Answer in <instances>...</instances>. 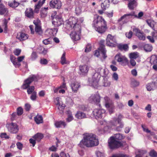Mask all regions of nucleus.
Returning <instances> with one entry per match:
<instances>
[{
  "instance_id": "1",
  "label": "nucleus",
  "mask_w": 157,
  "mask_h": 157,
  "mask_svg": "<svg viewBox=\"0 0 157 157\" xmlns=\"http://www.w3.org/2000/svg\"><path fill=\"white\" fill-rule=\"evenodd\" d=\"M77 18L75 17H70L67 22L66 29L70 30H73L70 36L72 39L76 41L79 40L81 31V26L78 23Z\"/></svg>"
},
{
  "instance_id": "2",
  "label": "nucleus",
  "mask_w": 157,
  "mask_h": 157,
  "mask_svg": "<svg viewBox=\"0 0 157 157\" xmlns=\"http://www.w3.org/2000/svg\"><path fill=\"white\" fill-rule=\"evenodd\" d=\"M124 137L121 134L118 133L113 136H111L108 140L109 146L111 149H116L119 147H126L127 145L125 142H121L124 138Z\"/></svg>"
},
{
  "instance_id": "3",
  "label": "nucleus",
  "mask_w": 157,
  "mask_h": 157,
  "mask_svg": "<svg viewBox=\"0 0 157 157\" xmlns=\"http://www.w3.org/2000/svg\"><path fill=\"white\" fill-rule=\"evenodd\" d=\"M96 31L100 33H104L107 29L106 22L101 16L96 15L92 24Z\"/></svg>"
},
{
  "instance_id": "4",
  "label": "nucleus",
  "mask_w": 157,
  "mask_h": 157,
  "mask_svg": "<svg viewBox=\"0 0 157 157\" xmlns=\"http://www.w3.org/2000/svg\"><path fill=\"white\" fill-rule=\"evenodd\" d=\"M99 141L95 135L89 133L84 134L83 139L80 142V144H83L87 147H91L97 146Z\"/></svg>"
},
{
  "instance_id": "5",
  "label": "nucleus",
  "mask_w": 157,
  "mask_h": 157,
  "mask_svg": "<svg viewBox=\"0 0 157 157\" xmlns=\"http://www.w3.org/2000/svg\"><path fill=\"white\" fill-rule=\"evenodd\" d=\"M45 0H39L37 4L34 6V10L31 7L26 8L25 12V17L30 19L34 18L35 13H39V9L45 3Z\"/></svg>"
},
{
  "instance_id": "6",
  "label": "nucleus",
  "mask_w": 157,
  "mask_h": 157,
  "mask_svg": "<svg viewBox=\"0 0 157 157\" xmlns=\"http://www.w3.org/2000/svg\"><path fill=\"white\" fill-rule=\"evenodd\" d=\"M38 80L37 77L35 75H32L29 78L25 80L24 82V83L22 86V88L23 89H26L27 88V92L28 94H32L34 92L35 87L33 86H29L30 84L33 81L37 82Z\"/></svg>"
},
{
  "instance_id": "7",
  "label": "nucleus",
  "mask_w": 157,
  "mask_h": 157,
  "mask_svg": "<svg viewBox=\"0 0 157 157\" xmlns=\"http://www.w3.org/2000/svg\"><path fill=\"white\" fill-rule=\"evenodd\" d=\"M105 41L104 40H101L99 42V47L98 48V50H96L95 51L94 55L97 57H98L100 55V52L102 55V57L103 59H105L107 56L106 54V50L105 48Z\"/></svg>"
},
{
  "instance_id": "8",
  "label": "nucleus",
  "mask_w": 157,
  "mask_h": 157,
  "mask_svg": "<svg viewBox=\"0 0 157 157\" xmlns=\"http://www.w3.org/2000/svg\"><path fill=\"white\" fill-rule=\"evenodd\" d=\"M116 41L114 37L111 34H108L106 39V44L107 46L115 47Z\"/></svg>"
},
{
  "instance_id": "9",
  "label": "nucleus",
  "mask_w": 157,
  "mask_h": 157,
  "mask_svg": "<svg viewBox=\"0 0 157 157\" xmlns=\"http://www.w3.org/2000/svg\"><path fill=\"white\" fill-rule=\"evenodd\" d=\"M133 31L136 36L140 40H144L145 39V34L143 32H141L140 29L137 28H134Z\"/></svg>"
},
{
  "instance_id": "10",
  "label": "nucleus",
  "mask_w": 157,
  "mask_h": 157,
  "mask_svg": "<svg viewBox=\"0 0 157 157\" xmlns=\"http://www.w3.org/2000/svg\"><path fill=\"white\" fill-rule=\"evenodd\" d=\"M115 59L118 62L121 63L122 64H126L128 62L127 58L124 56L121 53L117 54L115 56Z\"/></svg>"
},
{
  "instance_id": "11",
  "label": "nucleus",
  "mask_w": 157,
  "mask_h": 157,
  "mask_svg": "<svg viewBox=\"0 0 157 157\" xmlns=\"http://www.w3.org/2000/svg\"><path fill=\"white\" fill-rule=\"evenodd\" d=\"M105 113V110L102 109H95L93 112L94 117L97 119H101L102 115Z\"/></svg>"
},
{
  "instance_id": "12",
  "label": "nucleus",
  "mask_w": 157,
  "mask_h": 157,
  "mask_svg": "<svg viewBox=\"0 0 157 157\" xmlns=\"http://www.w3.org/2000/svg\"><path fill=\"white\" fill-rule=\"evenodd\" d=\"M49 5L52 8L59 9L62 6V3L59 0H52L50 2Z\"/></svg>"
},
{
  "instance_id": "13",
  "label": "nucleus",
  "mask_w": 157,
  "mask_h": 157,
  "mask_svg": "<svg viewBox=\"0 0 157 157\" xmlns=\"http://www.w3.org/2000/svg\"><path fill=\"white\" fill-rule=\"evenodd\" d=\"M89 100L90 101H94L97 105H98L100 106V105L99 103L100 101V97L98 94H96L91 95L89 97Z\"/></svg>"
},
{
  "instance_id": "14",
  "label": "nucleus",
  "mask_w": 157,
  "mask_h": 157,
  "mask_svg": "<svg viewBox=\"0 0 157 157\" xmlns=\"http://www.w3.org/2000/svg\"><path fill=\"white\" fill-rule=\"evenodd\" d=\"M132 17H137V15L135 14V13L134 12L124 14L118 20V21L119 22H120L123 20H128L131 18Z\"/></svg>"
},
{
  "instance_id": "15",
  "label": "nucleus",
  "mask_w": 157,
  "mask_h": 157,
  "mask_svg": "<svg viewBox=\"0 0 157 157\" xmlns=\"http://www.w3.org/2000/svg\"><path fill=\"white\" fill-rule=\"evenodd\" d=\"M52 20V23L55 27L59 26L63 23L62 18L59 16H56V18H54Z\"/></svg>"
},
{
  "instance_id": "16",
  "label": "nucleus",
  "mask_w": 157,
  "mask_h": 157,
  "mask_svg": "<svg viewBox=\"0 0 157 157\" xmlns=\"http://www.w3.org/2000/svg\"><path fill=\"white\" fill-rule=\"evenodd\" d=\"M99 81V79L96 78L94 76H93L91 79H89V83L94 87L98 86Z\"/></svg>"
},
{
  "instance_id": "17",
  "label": "nucleus",
  "mask_w": 157,
  "mask_h": 157,
  "mask_svg": "<svg viewBox=\"0 0 157 157\" xmlns=\"http://www.w3.org/2000/svg\"><path fill=\"white\" fill-rule=\"evenodd\" d=\"M79 70L82 75H86L89 70V67L86 65H84L79 66Z\"/></svg>"
},
{
  "instance_id": "18",
  "label": "nucleus",
  "mask_w": 157,
  "mask_h": 157,
  "mask_svg": "<svg viewBox=\"0 0 157 157\" xmlns=\"http://www.w3.org/2000/svg\"><path fill=\"white\" fill-rule=\"evenodd\" d=\"M28 37V35L27 34L22 32H20L17 34L16 38L20 41H22L27 39Z\"/></svg>"
},
{
  "instance_id": "19",
  "label": "nucleus",
  "mask_w": 157,
  "mask_h": 157,
  "mask_svg": "<svg viewBox=\"0 0 157 157\" xmlns=\"http://www.w3.org/2000/svg\"><path fill=\"white\" fill-rule=\"evenodd\" d=\"M110 0H102L101 6L103 10H105L109 7Z\"/></svg>"
},
{
  "instance_id": "20",
  "label": "nucleus",
  "mask_w": 157,
  "mask_h": 157,
  "mask_svg": "<svg viewBox=\"0 0 157 157\" xmlns=\"http://www.w3.org/2000/svg\"><path fill=\"white\" fill-rule=\"evenodd\" d=\"M71 87L74 92H76L78 88L80 87V85L79 83L77 82H74L71 84Z\"/></svg>"
},
{
  "instance_id": "21",
  "label": "nucleus",
  "mask_w": 157,
  "mask_h": 157,
  "mask_svg": "<svg viewBox=\"0 0 157 157\" xmlns=\"http://www.w3.org/2000/svg\"><path fill=\"white\" fill-rule=\"evenodd\" d=\"M10 59L11 62L13 63V65L15 67L17 66L18 67H19L21 66V64L20 63L17 62L16 58L13 55H10Z\"/></svg>"
},
{
  "instance_id": "22",
  "label": "nucleus",
  "mask_w": 157,
  "mask_h": 157,
  "mask_svg": "<svg viewBox=\"0 0 157 157\" xmlns=\"http://www.w3.org/2000/svg\"><path fill=\"white\" fill-rule=\"evenodd\" d=\"M122 116L121 114H119L117 118H114L113 119V121L116 122L117 121L118 124L120 126H118V128H122L123 127V124L121 122V119L122 117Z\"/></svg>"
},
{
  "instance_id": "23",
  "label": "nucleus",
  "mask_w": 157,
  "mask_h": 157,
  "mask_svg": "<svg viewBox=\"0 0 157 157\" xmlns=\"http://www.w3.org/2000/svg\"><path fill=\"white\" fill-rule=\"evenodd\" d=\"M118 49L121 51H127L128 49V45L127 44H119L117 45Z\"/></svg>"
},
{
  "instance_id": "24",
  "label": "nucleus",
  "mask_w": 157,
  "mask_h": 157,
  "mask_svg": "<svg viewBox=\"0 0 157 157\" xmlns=\"http://www.w3.org/2000/svg\"><path fill=\"white\" fill-rule=\"evenodd\" d=\"M8 12V9L2 4H0V15H2L7 13Z\"/></svg>"
},
{
  "instance_id": "25",
  "label": "nucleus",
  "mask_w": 157,
  "mask_h": 157,
  "mask_svg": "<svg viewBox=\"0 0 157 157\" xmlns=\"http://www.w3.org/2000/svg\"><path fill=\"white\" fill-rule=\"evenodd\" d=\"M137 5V2L135 0H130L128 5L129 8L130 10H133Z\"/></svg>"
},
{
  "instance_id": "26",
  "label": "nucleus",
  "mask_w": 157,
  "mask_h": 157,
  "mask_svg": "<svg viewBox=\"0 0 157 157\" xmlns=\"http://www.w3.org/2000/svg\"><path fill=\"white\" fill-rule=\"evenodd\" d=\"M65 56L66 52H64L62 56L60 61V63L62 65L69 64L70 63L69 61L66 60Z\"/></svg>"
},
{
  "instance_id": "27",
  "label": "nucleus",
  "mask_w": 157,
  "mask_h": 157,
  "mask_svg": "<svg viewBox=\"0 0 157 157\" xmlns=\"http://www.w3.org/2000/svg\"><path fill=\"white\" fill-rule=\"evenodd\" d=\"M34 119L35 122L37 124H40L43 123V117L40 115H37L34 117Z\"/></svg>"
},
{
  "instance_id": "28",
  "label": "nucleus",
  "mask_w": 157,
  "mask_h": 157,
  "mask_svg": "<svg viewBox=\"0 0 157 157\" xmlns=\"http://www.w3.org/2000/svg\"><path fill=\"white\" fill-rule=\"evenodd\" d=\"M20 3L19 2L14 0L12 1L9 2H8L9 6L12 8H15L17 7Z\"/></svg>"
},
{
  "instance_id": "29",
  "label": "nucleus",
  "mask_w": 157,
  "mask_h": 157,
  "mask_svg": "<svg viewBox=\"0 0 157 157\" xmlns=\"http://www.w3.org/2000/svg\"><path fill=\"white\" fill-rule=\"evenodd\" d=\"M76 117L78 119H82L86 117V115L85 113L81 112H78L75 114Z\"/></svg>"
},
{
  "instance_id": "30",
  "label": "nucleus",
  "mask_w": 157,
  "mask_h": 157,
  "mask_svg": "<svg viewBox=\"0 0 157 157\" xmlns=\"http://www.w3.org/2000/svg\"><path fill=\"white\" fill-rule=\"evenodd\" d=\"M55 125L57 128H59L63 127H65L66 126V124L64 121H60L56 122Z\"/></svg>"
},
{
  "instance_id": "31",
  "label": "nucleus",
  "mask_w": 157,
  "mask_h": 157,
  "mask_svg": "<svg viewBox=\"0 0 157 157\" xmlns=\"http://www.w3.org/2000/svg\"><path fill=\"white\" fill-rule=\"evenodd\" d=\"M35 33L39 35H41L43 33L41 26L35 27Z\"/></svg>"
},
{
  "instance_id": "32",
  "label": "nucleus",
  "mask_w": 157,
  "mask_h": 157,
  "mask_svg": "<svg viewBox=\"0 0 157 157\" xmlns=\"http://www.w3.org/2000/svg\"><path fill=\"white\" fill-rule=\"evenodd\" d=\"M150 62L152 64H157V56H152L150 58Z\"/></svg>"
},
{
  "instance_id": "33",
  "label": "nucleus",
  "mask_w": 157,
  "mask_h": 157,
  "mask_svg": "<svg viewBox=\"0 0 157 157\" xmlns=\"http://www.w3.org/2000/svg\"><path fill=\"white\" fill-rule=\"evenodd\" d=\"M43 137V135L40 133H37L34 136L33 138L38 142L40 141Z\"/></svg>"
},
{
  "instance_id": "34",
  "label": "nucleus",
  "mask_w": 157,
  "mask_h": 157,
  "mask_svg": "<svg viewBox=\"0 0 157 157\" xmlns=\"http://www.w3.org/2000/svg\"><path fill=\"white\" fill-rule=\"evenodd\" d=\"M139 57V53L137 52L131 53L129 54V57L130 59H136Z\"/></svg>"
},
{
  "instance_id": "35",
  "label": "nucleus",
  "mask_w": 157,
  "mask_h": 157,
  "mask_svg": "<svg viewBox=\"0 0 157 157\" xmlns=\"http://www.w3.org/2000/svg\"><path fill=\"white\" fill-rule=\"evenodd\" d=\"M144 50L147 52L151 51L152 49V47L151 45L149 44H145L144 47Z\"/></svg>"
},
{
  "instance_id": "36",
  "label": "nucleus",
  "mask_w": 157,
  "mask_h": 157,
  "mask_svg": "<svg viewBox=\"0 0 157 157\" xmlns=\"http://www.w3.org/2000/svg\"><path fill=\"white\" fill-rule=\"evenodd\" d=\"M147 23L149 26L153 30H155L154 28V25L155 22L151 20H148L146 21Z\"/></svg>"
},
{
  "instance_id": "37",
  "label": "nucleus",
  "mask_w": 157,
  "mask_h": 157,
  "mask_svg": "<svg viewBox=\"0 0 157 157\" xmlns=\"http://www.w3.org/2000/svg\"><path fill=\"white\" fill-rule=\"evenodd\" d=\"M48 9V7L42 8L41 11L40 13L41 16L43 17H45L47 14V10Z\"/></svg>"
},
{
  "instance_id": "38",
  "label": "nucleus",
  "mask_w": 157,
  "mask_h": 157,
  "mask_svg": "<svg viewBox=\"0 0 157 157\" xmlns=\"http://www.w3.org/2000/svg\"><path fill=\"white\" fill-rule=\"evenodd\" d=\"M33 23L35 25V27L41 26V21L38 18L34 20L33 21Z\"/></svg>"
},
{
  "instance_id": "39",
  "label": "nucleus",
  "mask_w": 157,
  "mask_h": 157,
  "mask_svg": "<svg viewBox=\"0 0 157 157\" xmlns=\"http://www.w3.org/2000/svg\"><path fill=\"white\" fill-rule=\"evenodd\" d=\"M147 152L145 150H140L139 151V153L136 155V157H142V156Z\"/></svg>"
},
{
  "instance_id": "40",
  "label": "nucleus",
  "mask_w": 157,
  "mask_h": 157,
  "mask_svg": "<svg viewBox=\"0 0 157 157\" xmlns=\"http://www.w3.org/2000/svg\"><path fill=\"white\" fill-rule=\"evenodd\" d=\"M8 131L11 133H15L18 131V128H8Z\"/></svg>"
},
{
  "instance_id": "41",
  "label": "nucleus",
  "mask_w": 157,
  "mask_h": 157,
  "mask_svg": "<svg viewBox=\"0 0 157 157\" xmlns=\"http://www.w3.org/2000/svg\"><path fill=\"white\" fill-rule=\"evenodd\" d=\"M149 155L151 157H157V153L154 150L150 151Z\"/></svg>"
},
{
  "instance_id": "42",
  "label": "nucleus",
  "mask_w": 157,
  "mask_h": 157,
  "mask_svg": "<svg viewBox=\"0 0 157 157\" xmlns=\"http://www.w3.org/2000/svg\"><path fill=\"white\" fill-rule=\"evenodd\" d=\"M154 84L153 83H149L147 85V90L150 91L153 90V86Z\"/></svg>"
},
{
  "instance_id": "43",
  "label": "nucleus",
  "mask_w": 157,
  "mask_h": 157,
  "mask_svg": "<svg viewBox=\"0 0 157 157\" xmlns=\"http://www.w3.org/2000/svg\"><path fill=\"white\" fill-rule=\"evenodd\" d=\"M36 91H34L30 96V99L33 101H35L36 98Z\"/></svg>"
},
{
  "instance_id": "44",
  "label": "nucleus",
  "mask_w": 157,
  "mask_h": 157,
  "mask_svg": "<svg viewBox=\"0 0 157 157\" xmlns=\"http://www.w3.org/2000/svg\"><path fill=\"white\" fill-rule=\"evenodd\" d=\"M132 34L133 33L131 31H130L129 32H127L125 33L126 37L129 39L132 37Z\"/></svg>"
},
{
  "instance_id": "45",
  "label": "nucleus",
  "mask_w": 157,
  "mask_h": 157,
  "mask_svg": "<svg viewBox=\"0 0 157 157\" xmlns=\"http://www.w3.org/2000/svg\"><path fill=\"white\" fill-rule=\"evenodd\" d=\"M23 113V109L21 107H19L17 109V114L18 115H21Z\"/></svg>"
},
{
  "instance_id": "46",
  "label": "nucleus",
  "mask_w": 157,
  "mask_h": 157,
  "mask_svg": "<svg viewBox=\"0 0 157 157\" xmlns=\"http://www.w3.org/2000/svg\"><path fill=\"white\" fill-rule=\"evenodd\" d=\"M131 84L133 87H136L139 85L140 83L139 82L136 80H134L132 82Z\"/></svg>"
},
{
  "instance_id": "47",
  "label": "nucleus",
  "mask_w": 157,
  "mask_h": 157,
  "mask_svg": "<svg viewBox=\"0 0 157 157\" xmlns=\"http://www.w3.org/2000/svg\"><path fill=\"white\" fill-rule=\"evenodd\" d=\"M31 58L32 60H34L37 57L36 53L35 52H33L31 55Z\"/></svg>"
},
{
  "instance_id": "48",
  "label": "nucleus",
  "mask_w": 157,
  "mask_h": 157,
  "mask_svg": "<svg viewBox=\"0 0 157 157\" xmlns=\"http://www.w3.org/2000/svg\"><path fill=\"white\" fill-rule=\"evenodd\" d=\"M96 154L97 157H105L104 153L100 151H96Z\"/></svg>"
},
{
  "instance_id": "49",
  "label": "nucleus",
  "mask_w": 157,
  "mask_h": 157,
  "mask_svg": "<svg viewBox=\"0 0 157 157\" xmlns=\"http://www.w3.org/2000/svg\"><path fill=\"white\" fill-rule=\"evenodd\" d=\"M91 50V45L89 44H88L86 47L85 49V51L86 52H90Z\"/></svg>"
},
{
  "instance_id": "50",
  "label": "nucleus",
  "mask_w": 157,
  "mask_h": 157,
  "mask_svg": "<svg viewBox=\"0 0 157 157\" xmlns=\"http://www.w3.org/2000/svg\"><path fill=\"white\" fill-rule=\"evenodd\" d=\"M82 12L81 9L79 7L76 8L75 9V13L77 15H78Z\"/></svg>"
},
{
  "instance_id": "51",
  "label": "nucleus",
  "mask_w": 157,
  "mask_h": 157,
  "mask_svg": "<svg viewBox=\"0 0 157 157\" xmlns=\"http://www.w3.org/2000/svg\"><path fill=\"white\" fill-rule=\"evenodd\" d=\"M21 50L20 49H16L13 52L14 55L17 56H19L21 53Z\"/></svg>"
},
{
  "instance_id": "52",
  "label": "nucleus",
  "mask_w": 157,
  "mask_h": 157,
  "mask_svg": "<svg viewBox=\"0 0 157 157\" xmlns=\"http://www.w3.org/2000/svg\"><path fill=\"white\" fill-rule=\"evenodd\" d=\"M7 125H9L10 126H11L12 127H13V128H18V125H17V124L16 123H8L7 124H6V127H7Z\"/></svg>"
},
{
  "instance_id": "53",
  "label": "nucleus",
  "mask_w": 157,
  "mask_h": 157,
  "mask_svg": "<svg viewBox=\"0 0 157 157\" xmlns=\"http://www.w3.org/2000/svg\"><path fill=\"white\" fill-rule=\"evenodd\" d=\"M40 63L41 64L46 65L48 63V61L46 59H41Z\"/></svg>"
},
{
  "instance_id": "54",
  "label": "nucleus",
  "mask_w": 157,
  "mask_h": 157,
  "mask_svg": "<svg viewBox=\"0 0 157 157\" xmlns=\"http://www.w3.org/2000/svg\"><path fill=\"white\" fill-rule=\"evenodd\" d=\"M16 145L17 146V148L19 149L20 150L22 149L23 147V144H22L20 142H17L16 144Z\"/></svg>"
},
{
  "instance_id": "55",
  "label": "nucleus",
  "mask_w": 157,
  "mask_h": 157,
  "mask_svg": "<svg viewBox=\"0 0 157 157\" xmlns=\"http://www.w3.org/2000/svg\"><path fill=\"white\" fill-rule=\"evenodd\" d=\"M1 137L2 138H5V139H9L10 137L6 133H2L1 134Z\"/></svg>"
},
{
  "instance_id": "56",
  "label": "nucleus",
  "mask_w": 157,
  "mask_h": 157,
  "mask_svg": "<svg viewBox=\"0 0 157 157\" xmlns=\"http://www.w3.org/2000/svg\"><path fill=\"white\" fill-rule=\"evenodd\" d=\"M60 156L61 157H70L68 154H66L63 152L60 153Z\"/></svg>"
},
{
  "instance_id": "57",
  "label": "nucleus",
  "mask_w": 157,
  "mask_h": 157,
  "mask_svg": "<svg viewBox=\"0 0 157 157\" xmlns=\"http://www.w3.org/2000/svg\"><path fill=\"white\" fill-rule=\"evenodd\" d=\"M113 78L116 81H117L118 78V75L116 73H114L112 76Z\"/></svg>"
},
{
  "instance_id": "58",
  "label": "nucleus",
  "mask_w": 157,
  "mask_h": 157,
  "mask_svg": "<svg viewBox=\"0 0 157 157\" xmlns=\"http://www.w3.org/2000/svg\"><path fill=\"white\" fill-rule=\"evenodd\" d=\"M31 107L30 105L29 104H26L25 105V109L26 111H29Z\"/></svg>"
},
{
  "instance_id": "59",
  "label": "nucleus",
  "mask_w": 157,
  "mask_h": 157,
  "mask_svg": "<svg viewBox=\"0 0 157 157\" xmlns=\"http://www.w3.org/2000/svg\"><path fill=\"white\" fill-rule=\"evenodd\" d=\"M29 28L31 31V33L32 34H34L35 30L34 31L33 26V25H30L29 26Z\"/></svg>"
},
{
  "instance_id": "60",
  "label": "nucleus",
  "mask_w": 157,
  "mask_h": 157,
  "mask_svg": "<svg viewBox=\"0 0 157 157\" xmlns=\"http://www.w3.org/2000/svg\"><path fill=\"white\" fill-rule=\"evenodd\" d=\"M130 63L131 65L133 67L136 66V63L134 59H131Z\"/></svg>"
},
{
  "instance_id": "61",
  "label": "nucleus",
  "mask_w": 157,
  "mask_h": 157,
  "mask_svg": "<svg viewBox=\"0 0 157 157\" xmlns=\"http://www.w3.org/2000/svg\"><path fill=\"white\" fill-rule=\"evenodd\" d=\"M143 130L144 132H145L147 133H150L151 135H153L154 133L152 132H151L150 130H149L148 128H143Z\"/></svg>"
},
{
  "instance_id": "62",
  "label": "nucleus",
  "mask_w": 157,
  "mask_h": 157,
  "mask_svg": "<svg viewBox=\"0 0 157 157\" xmlns=\"http://www.w3.org/2000/svg\"><path fill=\"white\" fill-rule=\"evenodd\" d=\"M39 96L40 97H44L45 95V91L44 90H41L38 93Z\"/></svg>"
},
{
  "instance_id": "63",
  "label": "nucleus",
  "mask_w": 157,
  "mask_h": 157,
  "mask_svg": "<svg viewBox=\"0 0 157 157\" xmlns=\"http://www.w3.org/2000/svg\"><path fill=\"white\" fill-rule=\"evenodd\" d=\"M50 42L51 41L50 40H49V39L44 40L43 41V44L45 45L48 44H50Z\"/></svg>"
},
{
  "instance_id": "64",
  "label": "nucleus",
  "mask_w": 157,
  "mask_h": 157,
  "mask_svg": "<svg viewBox=\"0 0 157 157\" xmlns=\"http://www.w3.org/2000/svg\"><path fill=\"white\" fill-rule=\"evenodd\" d=\"M124 156V154H118L113 155L112 157H122Z\"/></svg>"
}]
</instances>
